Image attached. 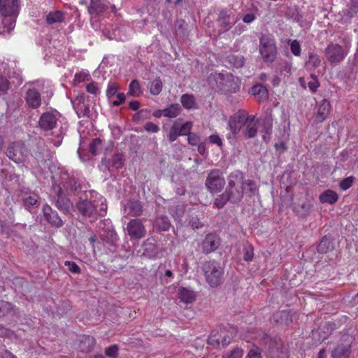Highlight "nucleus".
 Here are the masks:
<instances>
[{"instance_id": "obj_1", "label": "nucleus", "mask_w": 358, "mask_h": 358, "mask_svg": "<svg viewBox=\"0 0 358 358\" xmlns=\"http://www.w3.org/2000/svg\"><path fill=\"white\" fill-rule=\"evenodd\" d=\"M211 87L222 94L237 92L240 89V80L231 73H215L208 77Z\"/></svg>"}, {"instance_id": "obj_2", "label": "nucleus", "mask_w": 358, "mask_h": 358, "mask_svg": "<svg viewBox=\"0 0 358 358\" xmlns=\"http://www.w3.org/2000/svg\"><path fill=\"white\" fill-rule=\"evenodd\" d=\"M20 8V0H0V13L4 17L2 24L7 32L15 28Z\"/></svg>"}, {"instance_id": "obj_3", "label": "nucleus", "mask_w": 358, "mask_h": 358, "mask_svg": "<svg viewBox=\"0 0 358 358\" xmlns=\"http://www.w3.org/2000/svg\"><path fill=\"white\" fill-rule=\"evenodd\" d=\"M260 341L261 344L266 348L270 358H289L288 348L280 338L271 337L268 334L263 333Z\"/></svg>"}, {"instance_id": "obj_4", "label": "nucleus", "mask_w": 358, "mask_h": 358, "mask_svg": "<svg viewBox=\"0 0 358 358\" xmlns=\"http://www.w3.org/2000/svg\"><path fill=\"white\" fill-rule=\"evenodd\" d=\"M243 181V173L235 171L229 176V182L225 192L233 203H239L243 197V190L241 187Z\"/></svg>"}, {"instance_id": "obj_5", "label": "nucleus", "mask_w": 358, "mask_h": 358, "mask_svg": "<svg viewBox=\"0 0 358 358\" xmlns=\"http://www.w3.org/2000/svg\"><path fill=\"white\" fill-rule=\"evenodd\" d=\"M202 270L210 287H216L222 283L224 269L218 262L215 260L206 262L202 266Z\"/></svg>"}, {"instance_id": "obj_6", "label": "nucleus", "mask_w": 358, "mask_h": 358, "mask_svg": "<svg viewBox=\"0 0 358 358\" xmlns=\"http://www.w3.org/2000/svg\"><path fill=\"white\" fill-rule=\"evenodd\" d=\"M259 52L266 62L273 63L276 58L278 50L274 38L264 35L259 38Z\"/></svg>"}, {"instance_id": "obj_7", "label": "nucleus", "mask_w": 358, "mask_h": 358, "mask_svg": "<svg viewBox=\"0 0 358 358\" xmlns=\"http://www.w3.org/2000/svg\"><path fill=\"white\" fill-rule=\"evenodd\" d=\"M101 201L99 209H98V201L96 200L93 201L88 199L80 200L76 204V207L78 211L84 216H104L107 207L101 199Z\"/></svg>"}, {"instance_id": "obj_8", "label": "nucleus", "mask_w": 358, "mask_h": 358, "mask_svg": "<svg viewBox=\"0 0 358 358\" xmlns=\"http://www.w3.org/2000/svg\"><path fill=\"white\" fill-rule=\"evenodd\" d=\"M350 45L345 44L341 46L337 43H330L325 49V55L328 61L331 63H340L349 53Z\"/></svg>"}, {"instance_id": "obj_9", "label": "nucleus", "mask_w": 358, "mask_h": 358, "mask_svg": "<svg viewBox=\"0 0 358 358\" xmlns=\"http://www.w3.org/2000/svg\"><path fill=\"white\" fill-rule=\"evenodd\" d=\"M52 188L55 192V195L51 196L52 202L63 213H69L73 208L72 202L66 197L60 186L53 185Z\"/></svg>"}, {"instance_id": "obj_10", "label": "nucleus", "mask_w": 358, "mask_h": 358, "mask_svg": "<svg viewBox=\"0 0 358 358\" xmlns=\"http://www.w3.org/2000/svg\"><path fill=\"white\" fill-rule=\"evenodd\" d=\"M6 156L17 164L25 162L27 157V150L25 145L20 142H13L8 145Z\"/></svg>"}, {"instance_id": "obj_11", "label": "nucleus", "mask_w": 358, "mask_h": 358, "mask_svg": "<svg viewBox=\"0 0 358 358\" xmlns=\"http://www.w3.org/2000/svg\"><path fill=\"white\" fill-rule=\"evenodd\" d=\"M205 185L211 193L220 192L225 185V180L219 169H213L208 173Z\"/></svg>"}, {"instance_id": "obj_12", "label": "nucleus", "mask_w": 358, "mask_h": 358, "mask_svg": "<svg viewBox=\"0 0 358 358\" xmlns=\"http://www.w3.org/2000/svg\"><path fill=\"white\" fill-rule=\"evenodd\" d=\"M341 343L338 345L331 352L332 358H349L351 345L354 337L349 334H343L341 338Z\"/></svg>"}, {"instance_id": "obj_13", "label": "nucleus", "mask_w": 358, "mask_h": 358, "mask_svg": "<svg viewBox=\"0 0 358 358\" xmlns=\"http://www.w3.org/2000/svg\"><path fill=\"white\" fill-rule=\"evenodd\" d=\"M234 11L231 9H222L219 12L217 23L220 31L226 32L229 30L237 22Z\"/></svg>"}, {"instance_id": "obj_14", "label": "nucleus", "mask_w": 358, "mask_h": 358, "mask_svg": "<svg viewBox=\"0 0 358 358\" xmlns=\"http://www.w3.org/2000/svg\"><path fill=\"white\" fill-rule=\"evenodd\" d=\"M128 235L133 239H141L146 234V229L140 219H133L127 226Z\"/></svg>"}, {"instance_id": "obj_15", "label": "nucleus", "mask_w": 358, "mask_h": 358, "mask_svg": "<svg viewBox=\"0 0 358 358\" xmlns=\"http://www.w3.org/2000/svg\"><path fill=\"white\" fill-rule=\"evenodd\" d=\"M220 244V238L214 234H208L201 242V250L204 254L215 251Z\"/></svg>"}, {"instance_id": "obj_16", "label": "nucleus", "mask_w": 358, "mask_h": 358, "mask_svg": "<svg viewBox=\"0 0 358 358\" xmlns=\"http://www.w3.org/2000/svg\"><path fill=\"white\" fill-rule=\"evenodd\" d=\"M42 210L44 217L52 226L61 227L63 225L57 212L52 210L48 204L43 205Z\"/></svg>"}, {"instance_id": "obj_17", "label": "nucleus", "mask_w": 358, "mask_h": 358, "mask_svg": "<svg viewBox=\"0 0 358 358\" xmlns=\"http://www.w3.org/2000/svg\"><path fill=\"white\" fill-rule=\"evenodd\" d=\"M57 118L51 112H45L41 115L38 120V126L43 131L52 130L57 124Z\"/></svg>"}, {"instance_id": "obj_18", "label": "nucleus", "mask_w": 358, "mask_h": 358, "mask_svg": "<svg viewBox=\"0 0 358 358\" xmlns=\"http://www.w3.org/2000/svg\"><path fill=\"white\" fill-rule=\"evenodd\" d=\"M244 124H245V129L243 130L244 136L248 138H254L257 133L259 120H255L254 115H248Z\"/></svg>"}, {"instance_id": "obj_19", "label": "nucleus", "mask_w": 358, "mask_h": 358, "mask_svg": "<svg viewBox=\"0 0 358 358\" xmlns=\"http://www.w3.org/2000/svg\"><path fill=\"white\" fill-rule=\"evenodd\" d=\"M330 109V102L324 99L318 106L317 112L315 115V122L317 123L324 122L329 115Z\"/></svg>"}, {"instance_id": "obj_20", "label": "nucleus", "mask_w": 358, "mask_h": 358, "mask_svg": "<svg viewBox=\"0 0 358 358\" xmlns=\"http://www.w3.org/2000/svg\"><path fill=\"white\" fill-rule=\"evenodd\" d=\"M96 344V340L93 336L83 335L80 337L78 349L83 352L92 351Z\"/></svg>"}, {"instance_id": "obj_21", "label": "nucleus", "mask_w": 358, "mask_h": 358, "mask_svg": "<svg viewBox=\"0 0 358 358\" xmlns=\"http://www.w3.org/2000/svg\"><path fill=\"white\" fill-rule=\"evenodd\" d=\"M124 213L129 216L138 217L143 213V206L139 201H129L124 206Z\"/></svg>"}, {"instance_id": "obj_22", "label": "nucleus", "mask_w": 358, "mask_h": 358, "mask_svg": "<svg viewBox=\"0 0 358 358\" xmlns=\"http://www.w3.org/2000/svg\"><path fill=\"white\" fill-rule=\"evenodd\" d=\"M143 255L150 259H155L158 255V249L152 239H147L142 245Z\"/></svg>"}, {"instance_id": "obj_23", "label": "nucleus", "mask_w": 358, "mask_h": 358, "mask_svg": "<svg viewBox=\"0 0 358 358\" xmlns=\"http://www.w3.org/2000/svg\"><path fill=\"white\" fill-rule=\"evenodd\" d=\"M107 8L108 6L103 0H90L87 10L91 15L97 16L103 13Z\"/></svg>"}, {"instance_id": "obj_24", "label": "nucleus", "mask_w": 358, "mask_h": 358, "mask_svg": "<svg viewBox=\"0 0 358 358\" xmlns=\"http://www.w3.org/2000/svg\"><path fill=\"white\" fill-rule=\"evenodd\" d=\"M26 101L32 108H37L41 104V94L34 89L27 90L26 94Z\"/></svg>"}, {"instance_id": "obj_25", "label": "nucleus", "mask_w": 358, "mask_h": 358, "mask_svg": "<svg viewBox=\"0 0 358 358\" xmlns=\"http://www.w3.org/2000/svg\"><path fill=\"white\" fill-rule=\"evenodd\" d=\"M250 93L255 96L258 101H264L268 98V90L262 84L254 85L250 89Z\"/></svg>"}, {"instance_id": "obj_26", "label": "nucleus", "mask_w": 358, "mask_h": 358, "mask_svg": "<svg viewBox=\"0 0 358 358\" xmlns=\"http://www.w3.org/2000/svg\"><path fill=\"white\" fill-rule=\"evenodd\" d=\"M245 115H238L234 117H231L228 122V126L230 129V131L234 134H236L239 132L241 130L242 126L244 124L245 119Z\"/></svg>"}, {"instance_id": "obj_27", "label": "nucleus", "mask_w": 358, "mask_h": 358, "mask_svg": "<svg viewBox=\"0 0 358 358\" xmlns=\"http://www.w3.org/2000/svg\"><path fill=\"white\" fill-rule=\"evenodd\" d=\"M178 296L181 302L186 304L193 303L196 299V294L193 290L185 287H180L178 291Z\"/></svg>"}, {"instance_id": "obj_28", "label": "nucleus", "mask_w": 358, "mask_h": 358, "mask_svg": "<svg viewBox=\"0 0 358 358\" xmlns=\"http://www.w3.org/2000/svg\"><path fill=\"white\" fill-rule=\"evenodd\" d=\"M339 326L340 324L334 322H327L321 325L319 328V334L322 341L327 339L336 329L339 327Z\"/></svg>"}, {"instance_id": "obj_29", "label": "nucleus", "mask_w": 358, "mask_h": 358, "mask_svg": "<svg viewBox=\"0 0 358 358\" xmlns=\"http://www.w3.org/2000/svg\"><path fill=\"white\" fill-rule=\"evenodd\" d=\"M22 204L25 208L38 206L40 196L36 192H29L22 194Z\"/></svg>"}, {"instance_id": "obj_30", "label": "nucleus", "mask_w": 358, "mask_h": 358, "mask_svg": "<svg viewBox=\"0 0 358 358\" xmlns=\"http://www.w3.org/2000/svg\"><path fill=\"white\" fill-rule=\"evenodd\" d=\"M338 199V196L337 193L331 189L324 191L320 196V201L323 203L334 204L337 202Z\"/></svg>"}, {"instance_id": "obj_31", "label": "nucleus", "mask_w": 358, "mask_h": 358, "mask_svg": "<svg viewBox=\"0 0 358 358\" xmlns=\"http://www.w3.org/2000/svg\"><path fill=\"white\" fill-rule=\"evenodd\" d=\"M222 328L220 330H212L208 338V343L215 348H219L221 345V339H222Z\"/></svg>"}, {"instance_id": "obj_32", "label": "nucleus", "mask_w": 358, "mask_h": 358, "mask_svg": "<svg viewBox=\"0 0 358 358\" xmlns=\"http://www.w3.org/2000/svg\"><path fill=\"white\" fill-rule=\"evenodd\" d=\"M241 187L243 189V192H245L246 194H249L250 196L255 195L256 192L257 191V186L255 181L248 179L244 180V175L243 174V181L241 183Z\"/></svg>"}, {"instance_id": "obj_33", "label": "nucleus", "mask_w": 358, "mask_h": 358, "mask_svg": "<svg viewBox=\"0 0 358 358\" xmlns=\"http://www.w3.org/2000/svg\"><path fill=\"white\" fill-rule=\"evenodd\" d=\"M313 207V204L309 200H303L301 203H299L294 207V210L299 215H308Z\"/></svg>"}, {"instance_id": "obj_34", "label": "nucleus", "mask_w": 358, "mask_h": 358, "mask_svg": "<svg viewBox=\"0 0 358 358\" xmlns=\"http://www.w3.org/2000/svg\"><path fill=\"white\" fill-rule=\"evenodd\" d=\"M64 19V13L60 10H55L49 13L46 16L47 23L52 24L54 23L62 22Z\"/></svg>"}, {"instance_id": "obj_35", "label": "nucleus", "mask_w": 358, "mask_h": 358, "mask_svg": "<svg viewBox=\"0 0 358 358\" xmlns=\"http://www.w3.org/2000/svg\"><path fill=\"white\" fill-rule=\"evenodd\" d=\"M228 62L235 68H241L245 64V58L241 55H230L227 57Z\"/></svg>"}, {"instance_id": "obj_36", "label": "nucleus", "mask_w": 358, "mask_h": 358, "mask_svg": "<svg viewBox=\"0 0 358 358\" xmlns=\"http://www.w3.org/2000/svg\"><path fill=\"white\" fill-rule=\"evenodd\" d=\"M334 249L332 241L327 237H324L317 246V250L321 253H327Z\"/></svg>"}, {"instance_id": "obj_37", "label": "nucleus", "mask_w": 358, "mask_h": 358, "mask_svg": "<svg viewBox=\"0 0 358 358\" xmlns=\"http://www.w3.org/2000/svg\"><path fill=\"white\" fill-rule=\"evenodd\" d=\"M180 113V107L179 104H171L168 108L164 109V116L174 118Z\"/></svg>"}, {"instance_id": "obj_38", "label": "nucleus", "mask_w": 358, "mask_h": 358, "mask_svg": "<svg viewBox=\"0 0 358 358\" xmlns=\"http://www.w3.org/2000/svg\"><path fill=\"white\" fill-rule=\"evenodd\" d=\"M142 94L140 83L137 80H133L129 86L127 94L131 96H139Z\"/></svg>"}, {"instance_id": "obj_39", "label": "nucleus", "mask_w": 358, "mask_h": 358, "mask_svg": "<svg viewBox=\"0 0 358 358\" xmlns=\"http://www.w3.org/2000/svg\"><path fill=\"white\" fill-rule=\"evenodd\" d=\"M321 60L320 57L313 53H309L308 60L306 63L307 68L310 69H315L320 66Z\"/></svg>"}, {"instance_id": "obj_40", "label": "nucleus", "mask_w": 358, "mask_h": 358, "mask_svg": "<svg viewBox=\"0 0 358 358\" xmlns=\"http://www.w3.org/2000/svg\"><path fill=\"white\" fill-rule=\"evenodd\" d=\"M156 227L160 231H167L170 227V222L166 216H159L155 221Z\"/></svg>"}, {"instance_id": "obj_41", "label": "nucleus", "mask_w": 358, "mask_h": 358, "mask_svg": "<svg viewBox=\"0 0 358 358\" xmlns=\"http://www.w3.org/2000/svg\"><path fill=\"white\" fill-rule=\"evenodd\" d=\"M163 83L160 78H157L152 80L150 85V92L152 95H158L162 90Z\"/></svg>"}, {"instance_id": "obj_42", "label": "nucleus", "mask_w": 358, "mask_h": 358, "mask_svg": "<svg viewBox=\"0 0 358 358\" xmlns=\"http://www.w3.org/2000/svg\"><path fill=\"white\" fill-rule=\"evenodd\" d=\"M181 103L184 108L191 109L195 107L196 102L193 95L185 94L181 96Z\"/></svg>"}, {"instance_id": "obj_43", "label": "nucleus", "mask_w": 358, "mask_h": 358, "mask_svg": "<svg viewBox=\"0 0 358 358\" xmlns=\"http://www.w3.org/2000/svg\"><path fill=\"white\" fill-rule=\"evenodd\" d=\"M102 150V141L99 138H94L90 144V152L96 156L97 155L100 151Z\"/></svg>"}, {"instance_id": "obj_44", "label": "nucleus", "mask_w": 358, "mask_h": 358, "mask_svg": "<svg viewBox=\"0 0 358 358\" xmlns=\"http://www.w3.org/2000/svg\"><path fill=\"white\" fill-rule=\"evenodd\" d=\"M110 164L116 169H120L124 164V157L120 153L115 154L110 160Z\"/></svg>"}, {"instance_id": "obj_45", "label": "nucleus", "mask_w": 358, "mask_h": 358, "mask_svg": "<svg viewBox=\"0 0 358 358\" xmlns=\"http://www.w3.org/2000/svg\"><path fill=\"white\" fill-rule=\"evenodd\" d=\"M37 148H38V150L34 151L33 155L37 160L43 161V160H44L45 152V143L43 141H39L37 143Z\"/></svg>"}, {"instance_id": "obj_46", "label": "nucleus", "mask_w": 358, "mask_h": 358, "mask_svg": "<svg viewBox=\"0 0 358 358\" xmlns=\"http://www.w3.org/2000/svg\"><path fill=\"white\" fill-rule=\"evenodd\" d=\"M358 13V1H351L348 4V8L344 12V14L348 17L352 18Z\"/></svg>"}, {"instance_id": "obj_47", "label": "nucleus", "mask_w": 358, "mask_h": 358, "mask_svg": "<svg viewBox=\"0 0 358 358\" xmlns=\"http://www.w3.org/2000/svg\"><path fill=\"white\" fill-rule=\"evenodd\" d=\"M230 201L229 196H227L225 191L219 195L214 201V206L217 208H222L224 206L227 201Z\"/></svg>"}, {"instance_id": "obj_48", "label": "nucleus", "mask_w": 358, "mask_h": 358, "mask_svg": "<svg viewBox=\"0 0 358 358\" xmlns=\"http://www.w3.org/2000/svg\"><path fill=\"white\" fill-rule=\"evenodd\" d=\"M180 136V131H179V127H178V120L176 121L173 124V125L171 127L169 134V139L170 142L175 141L177 138Z\"/></svg>"}, {"instance_id": "obj_49", "label": "nucleus", "mask_w": 358, "mask_h": 358, "mask_svg": "<svg viewBox=\"0 0 358 358\" xmlns=\"http://www.w3.org/2000/svg\"><path fill=\"white\" fill-rule=\"evenodd\" d=\"M278 73L281 76H287L291 73L292 64L287 62H282L279 64Z\"/></svg>"}, {"instance_id": "obj_50", "label": "nucleus", "mask_w": 358, "mask_h": 358, "mask_svg": "<svg viewBox=\"0 0 358 358\" xmlns=\"http://www.w3.org/2000/svg\"><path fill=\"white\" fill-rule=\"evenodd\" d=\"M119 347L117 345L114 344L107 348L105 350V354L110 358H118Z\"/></svg>"}, {"instance_id": "obj_51", "label": "nucleus", "mask_w": 358, "mask_h": 358, "mask_svg": "<svg viewBox=\"0 0 358 358\" xmlns=\"http://www.w3.org/2000/svg\"><path fill=\"white\" fill-rule=\"evenodd\" d=\"M119 90V87L114 83H109L106 90V96L110 100L114 96Z\"/></svg>"}, {"instance_id": "obj_52", "label": "nucleus", "mask_w": 358, "mask_h": 358, "mask_svg": "<svg viewBox=\"0 0 358 358\" xmlns=\"http://www.w3.org/2000/svg\"><path fill=\"white\" fill-rule=\"evenodd\" d=\"M288 43L290 44L291 52L295 56H300L301 55V45L297 40H288Z\"/></svg>"}, {"instance_id": "obj_53", "label": "nucleus", "mask_w": 358, "mask_h": 358, "mask_svg": "<svg viewBox=\"0 0 358 358\" xmlns=\"http://www.w3.org/2000/svg\"><path fill=\"white\" fill-rule=\"evenodd\" d=\"M77 113L79 117H90V109L89 106L84 103L79 104L78 106Z\"/></svg>"}, {"instance_id": "obj_54", "label": "nucleus", "mask_w": 358, "mask_h": 358, "mask_svg": "<svg viewBox=\"0 0 358 358\" xmlns=\"http://www.w3.org/2000/svg\"><path fill=\"white\" fill-rule=\"evenodd\" d=\"M10 83L4 76H0V94H5L10 88Z\"/></svg>"}, {"instance_id": "obj_55", "label": "nucleus", "mask_w": 358, "mask_h": 358, "mask_svg": "<svg viewBox=\"0 0 358 358\" xmlns=\"http://www.w3.org/2000/svg\"><path fill=\"white\" fill-rule=\"evenodd\" d=\"M253 258V247L251 245H245L243 248V259L249 262Z\"/></svg>"}, {"instance_id": "obj_56", "label": "nucleus", "mask_w": 358, "mask_h": 358, "mask_svg": "<svg viewBox=\"0 0 358 358\" xmlns=\"http://www.w3.org/2000/svg\"><path fill=\"white\" fill-rule=\"evenodd\" d=\"M354 180L355 178L353 176H350L343 179L339 184L341 189L344 191L352 187Z\"/></svg>"}, {"instance_id": "obj_57", "label": "nucleus", "mask_w": 358, "mask_h": 358, "mask_svg": "<svg viewBox=\"0 0 358 358\" xmlns=\"http://www.w3.org/2000/svg\"><path fill=\"white\" fill-rule=\"evenodd\" d=\"M192 127V123L191 122H187L184 123L180 127H179V131L180 136H189V134H191L190 130Z\"/></svg>"}, {"instance_id": "obj_58", "label": "nucleus", "mask_w": 358, "mask_h": 358, "mask_svg": "<svg viewBox=\"0 0 358 358\" xmlns=\"http://www.w3.org/2000/svg\"><path fill=\"white\" fill-rule=\"evenodd\" d=\"M222 333L223 336L222 339H221V345L225 347L231 343L232 340V335L231 334H229L224 329H222Z\"/></svg>"}, {"instance_id": "obj_59", "label": "nucleus", "mask_w": 358, "mask_h": 358, "mask_svg": "<svg viewBox=\"0 0 358 358\" xmlns=\"http://www.w3.org/2000/svg\"><path fill=\"white\" fill-rule=\"evenodd\" d=\"M65 266H68L69 270L73 273H80V269L78 264L74 262L66 261L64 262Z\"/></svg>"}, {"instance_id": "obj_60", "label": "nucleus", "mask_w": 358, "mask_h": 358, "mask_svg": "<svg viewBox=\"0 0 358 358\" xmlns=\"http://www.w3.org/2000/svg\"><path fill=\"white\" fill-rule=\"evenodd\" d=\"M312 80L308 83V86L310 90L312 92H315L320 85L319 82L316 77L313 75H311Z\"/></svg>"}, {"instance_id": "obj_61", "label": "nucleus", "mask_w": 358, "mask_h": 358, "mask_svg": "<svg viewBox=\"0 0 358 358\" xmlns=\"http://www.w3.org/2000/svg\"><path fill=\"white\" fill-rule=\"evenodd\" d=\"M187 140L189 144L192 145H198L201 141L200 137L194 133L189 134Z\"/></svg>"}, {"instance_id": "obj_62", "label": "nucleus", "mask_w": 358, "mask_h": 358, "mask_svg": "<svg viewBox=\"0 0 358 358\" xmlns=\"http://www.w3.org/2000/svg\"><path fill=\"white\" fill-rule=\"evenodd\" d=\"M144 129L146 131L152 133H157L159 130V127L152 122H146L144 125Z\"/></svg>"}, {"instance_id": "obj_63", "label": "nucleus", "mask_w": 358, "mask_h": 358, "mask_svg": "<svg viewBox=\"0 0 358 358\" xmlns=\"http://www.w3.org/2000/svg\"><path fill=\"white\" fill-rule=\"evenodd\" d=\"M126 100V96L124 93H118L117 94V99L113 101L111 103L114 106H119L121 104L124 103Z\"/></svg>"}, {"instance_id": "obj_64", "label": "nucleus", "mask_w": 358, "mask_h": 358, "mask_svg": "<svg viewBox=\"0 0 358 358\" xmlns=\"http://www.w3.org/2000/svg\"><path fill=\"white\" fill-rule=\"evenodd\" d=\"M77 182L74 178H70L68 181H66L64 184V187L70 189L71 191H76L77 189Z\"/></svg>"}]
</instances>
